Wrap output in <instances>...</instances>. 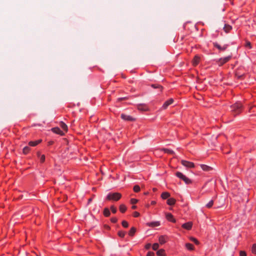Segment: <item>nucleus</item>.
I'll return each instance as SVG.
<instances>
[{
    "label": "nucleus",
    "instance_id": "f257e3e1",
    "mask_svg": "<svg viewBox=\"0 0 256 256\" xmlns=\"http://www.w3.org/2000/svg\"><path fill=\"white\" fill-rule=\"evenodd\" d=\"M231 112L234 116L240 114L243 110L242 104L240 102H237L230 106Z\"/></svg>",
    "mask_w": 256,
    "mask_h": 256
},
{
    "label": "nucleus",
    "instance_id": "f03ea898",
    "mask_svg": "<svg viewBox=\"0 0 256 256\" xmlns=\"http://www.w3.org/2000/svg\"><path fill=\"white\" fill-rule=\"evenodd\" d=\"M122 198V194L119 192H110L106 197L108 200L118 201Z\"/></svg>",
    "mask_w": 256,
    "mask_h": 256
},
{
    "label": "nucleus",
    "instance_id": "7ed1b4c3",
    "mask_svg": "<svg viewBox=\"0 0 256 256\" xmlns=\"http://www.w3.org/2000/svg\"><path fill=\"white\" fill-rule=\"evenodd\" d=\"M232 56H228L226 57L221 58L216 60V62L219 66H221L228 62L232 58Z\"/></svg>",
    "mask_w": 256,
    "mask_h": 256
},
{
    "label": "nucleus",
    "instance_id": "20e7f679",
    "mask_svg": "<svg viewBox=\"0 0 256 256\" xmlns=\"http://www.w3.org/2000/svg\"><path fill=\"white\" fill-rule=\"evenodd\" d=\"M213 46L214 48H216L220 52L225 51L228 48V44H224L223 46L220 45L218 42H214Z\"/></svg>",
    "mask_w": 256,
    "mask_h": 256
},
{
    "label": "nucleus",
    "instance_id": "39448f33",
    "mask_svg": "<svg viewBox=\"0 0 256 256\" xmlns=\"http://www.w3.org/2000/svg\"><path fill=\"white\" fill-rule=\"evenodd\" d=\"M181 164L187 168H194L195 166L194 162L186 160H182Z\"/></svg>",
    "mask_w": 256,
    "mask_h": 256
},
{
    "label": "nucleus",
    "instance_id": "423d86ee",
    "mask_svg": "<svg viewBox=\"0 0 256 256\" xmlns=\"http://www.w3.org/2000/svg\"><path fill=\"white\" fill-rule=\"evenodd\" d=\"M120 117L122 120L126 121L132 122L136 120L134 118H132L130 116L124 114H121Z\"/></svg>",
    "mask_w": 256,
    "mask_h": 256
},
{
    "label": "nucleus",
    "instance_id": "0eeeda50",
    "mask_svg": "<svg viewBox=\"0 0 256 256\" xmlns=\"http://www.w3.org/2000/svg\"><path fill=\"white\" fill-rule=\"evenodd\" d=\"M52 131L56 134H58L60 136H64L65 134V132L59 128L55 127L52 128Z\"/></svg>",
    "mask_w": 256,
    "mask_h": 256
},
{
    "label": "nucleus",
    "instance_id": "6e6552de",
    "mask_svg": "<svg viewBox=\"0 0 256 256\" xmlns=\"http://www.w3.org/2000/svg\"><path fill=\"white\" fill-rule=\"evenodd\" d=\"M168 240V237L166 235L160 236L158 238V241L160 244H165Z\"/></svg>",
    "mask_w": 256,
    "mask_h": 256
},
{
    "label": "nucleus",
    "instance_id": "1a4fd4ad",
    "mask_svg": "<svg viewBox=\"0 0 256 256\" xmlns=\"http://www.w3.org/2000/svg\"><path fill=\"white\" fill-rule=\"evenodd\" d=\"M174 102V100L172 98L168 99L166 100L164 104H163L162 108L163 109L166 110L167 108L171 104H172Z\"/></svg>",
    "mask_w": 256,
    "mask_h": 256
},
{
    "label": "nucleus",
    "instance_id": "9d476101",
    "mask_svg": "<svg viewBox=\"0 0 256 256\" xmlns=\"http://www.w3.org/2000/svg\"><path fill=\"white\" fill-rule=\"evenodd\" d=\"M182 228L186 230H190L192 229V222H186L182 225Z\"/></svg>",
    "mask_w": 256,
    "mask_h": 256
},
{
    "label": "nucleus",
    "instance_id": "9b49d317",
    "mask_svg": "<svg viewBox=\"0 0 256 256\" xmlns=\"http://www.w3.org/2000/svg\"><path fill=\"white\" fill-rule=\"evenodd\" d=\"M200 58L198 55H196L194 58L192 60V64L194 66H197L200 62Z\"/></svg>",
    "mask_w": 256,
    "mask_h": 256
},
{
    "label": "nucleus",
    "instance_id": "f8f14e48",
    "mask_svg": "<svg viewBox=\"0 0 256 256\" xmlns=\"http://www.w3.org/2000/svg\"><path fill=\"white\" fill-rule=\"evenodd\" d=\"M138 109L141 111H146L148 110V107L146 104H138Z\"/></svg>",
    "mask_w": 256,
    "mask_h": 256
},
{
    "label": "nucleus",
    "instance_id": "ddd939ff",
    "mask_svg": "<svg viewBox=\"0 0 256 256\" xmlns=\"http://www.w3.org/2000/svg\"><path fill=\"white\" fill-rule=\"evenodd\" d=\"M166 218L168 220L172 222H176V220L174 218L173 215L170 213H168L166 214Z\"/></svg>",
    "mask_w": 256,
    "mask_h": 256
},
{
    "label": "nucleus",
    "instance_id": "4468645a",
    "mask_svg": "<svg viewBox=\"0 0 256 256\" xmlns=\"http://www.w3.org/2000/svg\"><path fill=\"white\" fill-rule=\"evenodd\" d=\"M160 222L158 221L148 222L146 225L148 226L154 228L160 226Z\"/></svg>",
    "mask_w": 256,
    "mask_h": 256
},
{
    "label": "nucleus",
    "instance_id": "2eb2a0df",
    "mask_svg": "<svg viewBox=\"0 0 256 256\" xmlns=\"http://www.w3.org/2000/svg\"><path fill=\"white\" fill-rule=\"evenodd\" d=\"M176 202V199L172 198H168L166 202V204L169 206H174Z\"/></svg>",
    "mask_w": 256,
    "mask_h": 256
},
{
    "label": "nucleus",
    "instance_id": "dca6fc26",
    "mask_svg": "<svg viewBox=\"0 0 256 256\" xmlns=\"http://www.w3.org/2000/svg\"><path fill=\"white\" fill-rule=\"evenodd\" d=\"M42 142L41 140H38L35 141H30L28 142L29 146H37L38 144H40Z\"/></svg>",
    "mask_w": 256,
    "mask_h": 256
},
{
    "label": "nucleus",
    "instance_id": "f3484780",
    "mask_svg": "<svg viewBox=\"0 0 256 256\" xmlns=\"http://www.w3.org/2000/svg\"><path fill=\"white\" fill-rule=\"evenodd\" d=\"M60 126L64 132H68V126L64 122H60Z\"/></svg>",
    "mask_w": 256,
    "mask_h": 256
},
{
    "label": "nucleus",
    "instance_id": "a211bd4d",
    "mask_svg": "<svg viewBox=\"0 0 256 256\" xmlns=\"http://www.w3.org/2000/svg\"><path fill=\"white\" fill-rule=\"evenodd\" d=\"M223 29L226 33H228L232 30V26L230 25L225 24Z\"/></svg>",
    "mask_w": 256,
    "mask_h": 256
},
{
    "label": "nucleus",
    "instance_id": "6ab92c4d",
    "mask_svg": "<svg viewBox=\"0 0 256 256\" xmlns=\"http://www.w3.org/2000/svg\"><path fill=\"white\" fill-rule=\"evenodd\" d=\"M200 167L204 171H210L212 170V168L210 166L206 164H200Z\"/></svg>",
    "mask_w": 256,
    "mask_h": 256
},
{
    "label": "nucleus",
    "instance_id": "aec40b11",
    "mask_svg": "<svg viewBox=\"0 0 256 256\" xmlns=\"http://www.w3.org/2000/svg\"><path fill=\"white\" fill-rule=\"evenodd\" d=\"M170 196V194L168 192H164L161 194V198L164 199H168Z\"/></svg>",
    "mask_w": 256,
    "mask_h": 256
},
{
    "label": "nucleus",
    "instance_id": "412c9836",
    "mask_svg": "<svg viewBox=\"0 0 256 256\" xmlns=\"http://www.w3.org/2000/svg\"><path fill=\"white\" fill-rule=\"evenodd\" d=\"M103 214L104 216L108 217L110 215V210L107 208H105L104 210Z\"/></svg>",
    "mask_w": 256,
    "mask_h": 256
},
{
    "label": "nucleus",
    "instance_id": "4be33fe9",
    "mask_svg": "<svg viewBox=\"0 0 256 256\" xmlns=\"http://www.w3.org/2000/svg\"><path fill=\"white\" fill-rule=\"evenodd\" d=\"M119 209L122 213H124L126 212L127 208L126 205H124V204H121L120 206Z\"/></svg>",
    "mask_w": 256,
    "mask_h": 256
},
{
    "label": "nucleus",
    "instance_id": "5701e85b",
    "mask_svg": "<svg viewBox=\"0 0 256 256\" xmlns=\"http://www.w3.org/2000/svg\"><path fill=\"white\" fill-rule=\"evenodd\" d=\"M136 232V228L134 227H132L130 228L129 232L128 235L130 236H133Z\"/></svg>",
    "mask_w": 256,
    "mask_h": 256
},
{
    "label": "nucleus",
    "instance_id": "b1692460",
    "mask_svg": "<svg viewBox=\"0 0 256 256\" xmlns=\"http://www.w3.org/2000/svg\"><path fill=\"white\" fill-rule=\"evenodd\" d=\"M185 246L187 250H192L194 249V246L190 243H186L185 244Z\"/></svg>",
    "mask_w": 256,
    "mask_h": 256
},
{
    "label": "nucleus",
    "instance_id": "393cba45",
    "mask_svg": "<svg viewBox=\"0 0 256 256\" xmlns=\"http://www.w3.org/2000/svg\"><path fill=\"white\" fill-rule=\"evenodd\" d=\"M37 155L40 157V162L43 163L45 161V156L44 154L40 155V152H38Z\"/></svg>",
    "mask_w": 256,
    "mask_h": 256
},
{
    "label": "nucleus",
    "instance_id": "a878e982",
    "mask_svg": "<svg viewBox=\"0 0 256 256\" xmlns=\"http://www.w3.org/2000/svg\"><path fill=\"white\" fill-rule=\"evenodd\" d=\"M156 254L158 256H164L165 250L164 249H160L156 252Z\"/></svg>",
    "mask_w": 256,
    "mask_h": 256
},
{
    "label": "nucleus",
    "instance_id": "bb28decb",
    "mask_svg": "<svg viewBox=\"0 0 256 256\" xmlns=\"http://www.w3.org/2000/svg\"><path fill=\"white\" fill-rule=\"evenodd\" d=\"M151 86L154 88H158L160 89V91H162V86L159 84H152Z\"/></svg>",
    "mask_w": 256,
    "mask_h": 256
},
{
    "label": "nucleus",
    "instance_id": "cd10ccee",
    "mask_svg": "<svg viewBox=\"0 0 256 256\" xmlns=\"http://www.w3.org/2000/svg\"><path fill=\"white\" fill-rule=\"evenodd\" d=\"M235 76L236 78L238 80H242L244 76V74H238V72H236L235 74Z\"/></svg>",
    "mask_w": 256,
    "mask_h": 256
},
{
    "label": "nucleus",
    "instance_id": "c85d7f7f",
    "mask_svg": "<svg viewBox=\"0 0 256 256\" xmlns=\"http://www.w3.org/2000/svg\"><path fill=\"white\" fill-rule=\"evenodd\" d=\"M176 176L180 178V179L181 180H182V178L184 177L185 175L183 174L181 172H176Z\"/></svg>",
    "mask_w": 256,
    "mask_h": 256
},
{
    "label": "nucleus",
    "instance_id": "c756f323",
    "mask_svg": "<svg viewBox=\"0 0 256 256\" xmlns=\"http://www.w3.org/2000/svg\"><path fill=\"white\" fill-rule=\"evenodd\" d=\"M214 203V200H212L206 205V206L208 208H210L213 206Z\"/></svg>",
    "mask_w": 256,
    "mask_h": 256
},
{
    "label": "nucleus",
    "instance_id": "7c9ffc66",
    "mask_svg": "<svg viewBox=\"0 0 256 256\" xmlns=\"http://www.w3.org/2000/svg\"><path fill=\"white\" fill-rule=\"evenodd\" d=\"M186 184H191L192 183V180L188 178H187L186 176H184V177L182 178V180Z\"/></svg>",
    "mask_w": 256,
    "mask_h": 256
},
{
    "label": "nucleus",
    "instance_id": "2f4dec72",
    "mask_svg": "<svg viewBox=\"0 0 256 256\" xmlns=\"http://www.w3.org/2000/svg\"><path fill=\"white\" fill-rule=\"evenodd\" d=\"M186 184H191L192 183V180L188 178H187L186 176H184V177L182 178V180Z\"/></svg>",
    "mask_w": 256,
    "mask_h": 256
},
{
    "label": "nucleus",
    "instance_id": "473e14b6",
    "mask_svg": "<svg viewBox=\"0 0 256 256\" xmlns=\"http://www.w3.org/2000/svg\"><path fill=\"white\" fill-rule=\"evenodd\" d=\"M118 234L120 237L123 238L126 235V232L124 231L120 230L118 232Z\"/></svg>",
    "mask_w": 256,
    "mask_h": 256
},
{
    "label": "nucleus",
    "instance_id": "72a5a7b5",
    "mask_svg": "<svg viewBox=\"0 0 256 256\" xmlns=\"http://www.w3.org/2000/svg\"><path fill=\"white\" fill-rule=\"evenodd\" d=\"M163 150L164 152L168 154H174V152L172 150L168 148H164Z\"/></svg>",
    "mask_w": 256,
    "mask_h": 256
},
{
    "label": "nucleus",
    "instance_id": "f704fd0d",
    "mask_svg": "<svg viewBox=\"0 0 256 256\" xmlns=\"http://www.w3.org/2000/svg\"><path fill=\"white\" fill-rule=\"evenodd\" d=\"M30 148L28 146L24 147L23 148V152L26 154H28L30 152Z\"/></svg>",
    "mask_w": 256,
    "mask_h": 256
},
{
    "label": "nucleus",
    "instance_id": "c9c22d12",
    "mask_svg": "<svg viewBox=\"0 0 256 256\" xmlns=\"http://www.w3.org/2000/svg\"><path fill=\"white\" fill-rule=\"evenodd\" d=\"M133 190L135 192H138L140 191V188L138 185H135L133 188Z\"/></svg>",
    "mask_w": 256,
    "mask_h": 256
},
{
    "label": "nucleus",
    "instance_id": "e433bc0d",
    "mask_svg": "<svg viewBox=\"0 0 256 256\" xmlns=\"http://www.w3.org/2000/svg\"><path fill=\"white\" fill-rule=\"evenodd\" d=\"M190 240H192V242H193L195 244H196L197 245L199 244L198 240L195 238L190 237Z\"/></svg>",
    "mask_w": 256,
    "mask_h": 256
},
{
    "label": "nucleus",
    "instance_id": "4c0bfd02",
    "mask_svg": "<svg viewBox=\"0 0 256 256\" xmlns=\"http://www.w3.org/2000/svg\"><path fill=\"white\" fill-rule=\"evenodd\" d=\"M122 224L124 228H126L128 226V223L126 220H122Z\"/></svg>",
    "mask_w": 256,
    "mask_h": 256
},
{
    "label": "nucleus",
    "instance_id": "58836bf2",
    "mask_svg": "<svg viewBox=\"0 0 256 256\" xmlns=\"http://www.w3.org/2000/svg\"><path fill=\"white\" fill-rule=\"evenodd\" d=\"M110 209L113 214H116L117 212V209L114 206H110Z\"/></svg>",
    "mask_w": 256,
    "mask_h": 256
},
{
    "label": "nucleus",
    "instance_id": "ea45409f",
    "mask_svg": "<svg viewBox=\"0 0 256 256\" xmlns=\"http://www.w3.org/2000/svg\"><path fill=\"white\" fill-rule=\"evenodd\" d=\"M159 248V244L158 243H154L152 246V248L154 250H157Z\"/></svg>",
    "mask_w": 256,
    "mask_h": 256
},
{
    "label": "nucleus",
    "instance_id": "a19ab883",
    "mask_svg": "<svg viewBox=\"0 0 256 256\" xmlns=\"http://www.w3.org/2000/svg\"><path fill=\"white\" fill-rule=\"evenodd\" d=\"M252 254H256V244H253L252 248Z\"/></svg>",
    "mask_w": 256,
    "mask_h": 256
},
{
    "label": "nucleus",
    "instance_id": "79ce46f5",
    "mask_svg": "<svg viewBox=\"0 0 256 256\" xmlns=\"http://www.w3.org/2000/svg\"><path fill=\"white\" fill-rule=\"evenodd\" d=\"M249 112H256V106H252L250 107L249 109Z\"/></svg>",
    "mask_w": 256,
    "mask_h": 256
},
{
    "label": "nucleus",
    "instance_id": "37998d69",
    "mask_svg": "<svg viewBox=\"0 0 256 256\" xmlns=\"http://www.w3.org/2000/svg\"><path fill=\"white\" fill-rule=\"evenodd\" d=\"M245 46L246 48H248L250 49L252 48V46H251V43L249 41H246V44H245Z\"/></svg>",
    "mask_w": 256,
    "mask_h": 256
},
{
    "label": "nucleus",
    "instance_id": "c03bdc74",
    "mask_svg": "<svg viewBox=\"0 0 256 256\" xmlns=\"http://www.w3.org/2000/svg\"><path fill=\"white\" fill-rule=\"evenodd\" d=\"M138 202V200L136 198H131L130 199V203L132 204H136Z\"/></svg>",
    "mask_w": 256,
    "mask_h": 256
},
{
    "label": "nucleus",
    "instance_id": "a18cd8bd",
    "mask_svg": "<svg viewBox=\"0 0 256 256\" xmlns=\"http://www.w3.org/2000/svg\"><path fill=\"white\" fill-rule=\"evenodd\" d=\"M110 221L112 222L115 224L118 222V219L116 217H113L110 218Z\"/></svg>",
    "mask_w": 256,
    "mask_h": 256
},
{
    "label": "nucleus",
    "instance_id": "49530a36",
    "mask_svg": "<svg viewBox=\"0 0 256 256\" xmlns=\"http://www.w3.org/2000/svg\"><path fill=\"white\" fill-rule=\"evenodd\" d=\"M133 216L134 217V218H138L140 216V213L138 212H134V213H133Z\"/></svg>",
    "mask_w": 256,
    "mask_h": 256
},
{
    "label": "nucleus",
    "instance_id": "de8ad7c7",
    "mask_svg": "<svg viewBox=\"0 0 256 256\" xmlns=\"http://www.w3.org/2000/svg\"><path fill=\"white\" fill-rule=\"evenodd\" d=\"M151 247V244L148 243V244H147L145 245L144 246V248L146 249V250H148Z\"/></svg>",
    "mask_w": 256,
    "mask_h": 256
},
{
    "label": "nucleus",
    "instance_id": "09e8293b",
    "mask_svg": "<svg viewBox=\"0 0 256 256\" xmlns=\"http://www.w3.org/2000/svg\"><path fill=\"white\" fill-rule=\"evenodd\" d=\"M154 253L152 252H148L146 256H154Z\"/></svg>",
    "mask_w": 256,
    "mask_h": 256
},
{
    "label": "nucleus",
    "instance_id": "8fccbe9b",
    "mask_svg": "<svg viewBox=\"0 0 256 256\" xmlns=\"http://www.w3.org/2000/svg\"><path fill=\"white\" fill-rule=\"evenodd\" d=\"M240 256H246V254L244 251H240Z\"/></svg>",
    "mask_w": 256,
    "mask_h": 256
},
{
    "label": "nucleus",
    "instance_id": "3c124183",
    "mask_svg": "<svg viewBox=\"0 0 256 256\" xmlns=\"http://www.w3.org/2000/svg\"><path fill=\"white\" fill-rule=\"evenodd\" d=\"M136 208V206H134V205H133L132 206V210H134Z\"/></svg>",
    "mask_w": 256,
    "mask_h": 256
},
{
    "label": "nucleus",
    "instance_id": "603ef678",
    "mask_svg": "<svg viewBox=\"0 0 256 256\" xmlns=\"http://www.w3.org/2000/svg\"><path fill=\"white\" fill-rule=\"evenodd\" d=\"M156 204V202H155V201H152V202H151V204Z\"/></svg>",
    "mask_w": 256,
    "mask_h": 256
},
{
    "label": "nucleus",
    "instance_id": "864d4df0",
    "mask_svg": "<svg viewBox=\"0 0 256 256\" xmlns=\"http://www.w3.org/2000/svg\"><path fill=\"white\" fill-rule=\"evenodd\" d=\"M91 200H92V199L91 198H89L88 200V202H90Z\"/></svg>",
    "mask_w": 256,
    "mask_h": 256
}]
</instances>
